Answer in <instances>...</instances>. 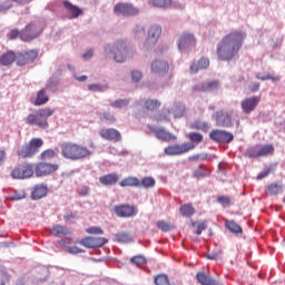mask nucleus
I'll list each match as a JSON object with an SVG mask.
<instances>
[{
  "label": "nucleus",
  "instance_id": "obj_1",
  "mask_svg": "<svg viewBox=\"0 0 285 285\" xmlns=\"http://www.w3.org/2000/svg\"><path fill=\"white\" fill-rule=\"evenodd\" d=\"M246 39V32L244 31H232L226 35L222 41L217 43L216 53L220 61H230L235 59L242 50V43Z\"/></svg>",
  "mask_w": 285,
  "mask_h": 285
},
{
  "label": "nucleus",
  "instance_id": "obj_2",
  "mask_svg": "<svg viewBox=\"0 0 285 285\" xmlns=\"http://www.w3.org/2000/svg\"><path fill=\"white\" fill-rule=\"evenodd\" d=\"M61 155L65 159H70L71 161H79V159H86L90 157L92 151L82 145L75 142H65L60 146Z\"/></svg>",
  "mask_w": 285,
  "mask_h": 285
},
{
  "label": "nucleus",
  "instance_id": "obj_3",
  "mask_svg": "<svg viewBox=\"0 0 285 285\" xmlns=\"http://www.w3.org/2000/svg\"><path fill=\"white\" fill-rule=\"evenodd\" d=\"M55 115V109L52 108H42L35 111V114H29L24 118V122L28 126H37L38 128H42L46 130L48 128V118Z\"/></svg>",
  "mask_w": 285,
  "mask_h": 285
},
{
  "label": "nucleus",
  "instance_id": "obj_4",
  "mask_svg": "<svg viewBox=\"0 0 285 285\" xmlns=\"http://www.w3.org/2000/svg\"><path fill=\"white\" fill-rule=\"evenodd\" d=\"M41 146H43V140H41V138H32L29 144H26L18 149V157L21 159L35 157V155L39 153Z\"/></svg>",
  "mask_w": 285,
  "mask_h": 285
},
{
  "label": "nucleus",
  "instance_id": "obj_5",
  "mask_svg": "<svg viewBox=\"0 0 285 285\" xmlns=\"http://www.w3.org/2000/svg\"><path fill=\"white\" fill-rule=\"evenodd\" d=\"M275 153V147L273 145H263L252 147L246 150V155L249 159H259V157H268Z\"/></svg>",
  "mask_w": 285,
  "mask_h": 285
},
{
  "label": "nucleus",
  "instance_id": "obj_6",
  "mask_svg": "<svg viewBox=\"0 0 285 285\" xmlns=\"http://www.w3.org/2000/svg\"><path fill=\"white\" fill-rule=\"evenodd\" d=\"M114 12L115 14H121L122 17H137V14H139V8L130 2H118L114 7Z\"/></svg>",
  "mask_w": 285,
  "mask_h": 285
},
{
  "label": "nucleus",
  "instance_id": "obj_7",
  "mask_svg": "<svg viewBox=\"0 0 285 285\" xmlns=\"http://www.w3.org/2000/svg\"><path fill=\"white\" fill-rule=\"evenodd\" d=\"M58 170L59 165L52 163L40 161L35 166L36 177H48V175H52V173H57Z\"/></svg>",
  "mask_w": 285,
  "mask_h": 285
},
{
  "label": "nucleus",
  "instance_id": "obj_8",
  "mask_svg": "<svg viewBox=\"0 0 285 285\" xmlns=\"http://www.w3.org/2000/svg\"><path fill=\"white\" fill-rule=\"evenodd\" d=\"M114 60H116L117 63H124L126 61V57H128V45L124 40H118L112 50Z\"/></svg>",
  "mask_w": 285,
  "mask_h": 285
},
{
  "label": "nucleus",
  "instance_id": "obj_9",
  "mask_svg": "<svg viewBox=\"0 0 285 285\" xmlns=\"http://www.w3.org/2000/svg\"><path fill=\"white\" fill-rule=\"evenodd\" d=\"M35 175V167L30 164L18 165L12 171L13 179H29Z\"/></svg>",
  "mask_w": 285,
  "mask_h": 285
},
{
  "label": "nucleus",
  "instance_id": "obj_10",
  "mask_svg": "<svg viewBox=\"0 0 285 285\" xmlns=\"http://www.w3.org/2000/svg\"><path fill=\"white\" fill-rule=\"evenodd\" d=\"M190 150H195L194 144H177L171 145L165 148V153L169 155L170 157L177 156V155H186V153H190Z\"/></svg>",
  "mask_w": 285,
  "mask_h": 285
},
{
  "label": "nucleus",
  "instance_id": "obj_11",
  "mask_svg": "<svg viewBox=\"0 0 285 285\" xmlns=\"http://www.w3.org/2000/svg\"><path fill=\"white\" fill-rule=\"evenodd\" d=\"M37 57L39 52L35 49L22 51L16 55V62L18 66H28V63H33Z\"/></svg>",
  "mask_w": 285,
  "mask_h": 285
},
{
  "label": "nucleus",
  "instance_id": "obj_12",
  "mask_svg": "<svg viewBox=\"0 0 285 285\" xmlns=\"http://www.w3.org/2000/svg\"><path fill=\"white\" fill-rule=\"evenodd\" d=\"M209 137L213 139V141H216V144H230V141L235 139L233 134L219 129L212 130Z\"/></svg>",
  "mask_w": 285,
  "mask_h": 285
},
{
  "label": "nucleus",
  "instance_id": "obj_13",
  "mask_svg": "<svg viewBox=\"0 0 285 285\" xmlns=\"http://www.w3.org/2000/svg\"><path fill=\"white\" fill-rule=\"evenodd\" d=\"M108 243L107 238L104 237H86L82 238L78 244L85 246V248H101Z\"/></svg>",
  "mask_w": 285,
  "mask_h": 285
},
{
  "label": "nucleus",
  "instance_id": "obj_14",
  "mask_svg": "<svg viewBox=\"0 0 285 285\" xmlns=\"http://www.w3.org/2000/svg\"><path fill=\"white\" fill-rule=\"evenodd\" d=\"M259 101H262V97L259 96H254L249 98H245L240 102L242 110L245 115H250L257 106H259Z\"/></svg>",
  "mask_w": 285,
  "mask_h": 285
},
{
  "label": "nucleus",
  "instance_id": "obj_15",
  "mask_svg": "<svg viewBox=\"0 0 285 285\" xmlns=\"http://www.w3.org/2000/svg\"><path fill=\"white\" fill-rule=\"evenodd\" d=\"M39 35H41V31L37 29V24L30 23L27 24L22 31H20V39L22 41H32V39H37Z\"/></svg>",
  "mask_w": 285,
  "mask_h": 285
},
{
  "label": "nucleus",
  "instance_id": "obj_16",
  "mask_svg": "<svg viewBox=\"0 0 285 285\" xmlns=\"http://www.w3.org/2000/svg\"><path fill=\"white\" fill-rule=\"evenodd\" d=\"M214 119L216 126H219L220 128H230V126H233V117L226 111H216L214 114Z\"/></svg>",
  "mask_w": 285,
  "mask_h": 285
},
{
  "label": "nucleus",
  "instance_id": "obj_17",
  "mask_svg": "<svg viewBox=\"0 0 285 285\" xmlns=\"http://www.w3.org/2000/svg\"><path fill=\"white\" fill-rule=\"evenodd\" d=\"M197 40L193 33H183L178 39V50L184 51L187 48H195Z\"/></svg>",
  "mask_w": 285,
  "mask_h": 285
},
{
  "label": "nucleus",
  "instance_id": "obj_18",
  "mask_svg": "<svg viewBox=\"0 0 285 285\" xmlns=\"http://www.w3.org/2000/svg\"><path fill=\"white\" fill-rule=\"evenodd\" d=\"M159 37H161V27L153 24L148 30V37L146 40L147 46H157Z\"/></svg>",
  "mask_w": 285,
  "mask_h": 285
},
{
  "label": "nucleus",
  "instance_id": "obj_19",
  "mask_svg": "<svg viewBox=\"0 0 285 285\" xmlns=\"http://www.w3.org/2000/svg\"><path fill=\"white\" fill-rule=\"evenodd\" d=\"M114 210L117 215V217H134L136 215L137 210L135 209V206L132 205H119L115 206Z\"/></svg>",
  "mask_w": 285,
  "mask_h": 285
},
{
  "label": "nucleus",
  "instance_id": "obj_20",
  "mask_svg": "<svg viewBox=\"0 0 285 285\" xmlns=\"http://www.w3.org/2000/svg\"><path fill=\"white\" fill-rule=\"evenodd\" d=\"M100 137L107 141H121V132L115 128L102 129Z\"/></svg>",
  "mask_w": 285,
  "mask_h": 285
},
{
  "label": "nucleus",
  "instance_id": "obj_21",
  "mask_svg": "<svg viewBox=\"0 0 285 285\" xmlns=\"http://www.w3.org/2000/svg\"><path fill=\"white\" fill-rule=\"evenodd\" d=\"M169 69L170 66L164 60H155L154 62H151L153 75H166Z\"/></svg>",
  "mask_w": 285,
  "mask_h": 285
},
{
  "label": "nucleus",
  "instance_id": "obj_22",
  "mask_svg": "<svg viewBox=\"0 0 285 285\" xmlns=\"http://www.w3.org/2000/svg\"><path fill=\"white\" fill-rule=\"evenodd\" d=\"M196 279L198 284H202V285H223L222 282L213 278L210 275H207L204 272H198L196 274Z\"/></svg>",
  "mask_w": 285,
  "mask_h": 285
},
{
  "label": "nucleus",
  "instance_id": "obj_23",
  "mask_svg": "<svg viewBox=\"0 0 285 285\" xmlns=\"http://www.w3.org/2000/svg\"><path fill=\"white\" fill-rule=\"evenodd\" d=\"M63 8L71 14L72 19H79L80 14H83V10H81L78 6L72 4V2L68 0L62 1Z\"/></svg>",
  "mask_w": 285,
  "mask_h": 285
},
{
  "label": "nucleus",
  "instance_id": "obj_24",
  "mask_svg": "<svg viewBox=\"0 0 285 285\" xmlns=\"http://www.w3.org/2000/svg\"><path fill=\"white\" fill-rule=\"evenodd\" d=\"M99 181L102 186H115L119 181V175L112 173L99 177Z\"/></svg>",
  "mask_w": 285,
  "mask_h": 285
},
{
  "label": "nucleus",
  "instance_id": "obj_25",
  "mask_svg": "<svg viewBox=\"0 0 285 285\" xmlns=\"http://www.w3.org/2000/svg\"><path fill=\"white\" fill-rule=\"evenodd\" d=\"M159 108H161V101L153 98L145 100L142 105V109L147 112H155V110H159Z\"/></svg>",
  "mask_w": 285,
  "mask_h": 285
},
{
  "label": "nucleus",
  "instance_id": "obj_26",
  "mask_svg": "<svg viewBox=\"0 0 285 285\" xmlns=\"http://www.w3.org/2000/svg\"><path fill=\"white\" fill-rule=\"evenodd\" d=\"M119 186H121V188H139V178L129 176L119 181Z\"/></svg>",
  "mask_w": 285,
  "mask_h": 285
},
{
  "label": "nucleus",
  "instance_id": "obj_27",
  "mask_svg": "<svg viewBox=\"0 0 285 285\" xmlns=\"http://www.w3.org/2000/svg\"><path fill=\"white\" fill-rule=\"evenodd\" d=\"M50 101V97L46 94L45 89H40L37 92L36 100L33 101V105L36 106H46Z\"/></svg>",
  "mask_w": 285,
  "mask_h": 285
},
{
  "label": "nucleus",
  "instance_id": "obj_28",
  "mask_svg": "<svg viewBox=\"0 0 285 285\" xmlns=\"http://www.w3.org/2000/svg\"><path fill=\"white\" fill-rule=\"evenodd\" d=\"M46 195H48V187L43 185H37L31 193L32 199H41Z\"/></svg>",
  "mask_w": 285,
  "mask_h": 285
},
{
  "label": "nucleus",
  "instance_id": "obj_29",
  "mask_svg": "<svg viewBox=\"0 0 285 285\" xmlns=\"http://www.w3.org/2000/svg\"><path fill=\"white\" fill-rule=\"evenodd\" d=\"M51 235L55 237H66V235H70V229L66 226L53 225L51 228Z\"/></svg>",
  "mask_w": 285,
  "mask_h": 285
},
{
  "label": "nucleus",
  "instance_id": "obj_30",
  "mask_svg": "<svg viewBox=\"0 0 285 285\" xmlns=\"http://www.w3.org/2000/svg\"><path fill=\"white\" fill-rule=\"evenodd\" d=\"M114 242L118 244H129V242H132V236L127 232H118L114 237Z\"/></svg>",
  "mask_w": 285,
  "mask_h": 285
},
{
  "label": "nucleus",
  "instance_id": "obj_31",
  "mask_svg": "<svg viewBox=\"0 0 285 285\" xmlns=\"http://www.w3.org/2000/svg\"><path fill=\"white\" fill-rule=\"evenodd\" d=\"M217 88H219V82L218 81H207L202 83L200 86H198V90L200 92H210L213 90H217Z\"/></svg>",
  "mask_w": 285,
  "mask_h": 285
},
{
  "label": "nucleus",
  "instance_id": "obj_32",
  "mask_svg": "<svg viewBox=\"0 0 285 285\" xmlns=\"http://www.w3.org/2000/svg\"><path fill=\"white\" fill-rule=\"evenodd\" d=\"M151 130L155 132L157 139H161L163 141H170L173 139V134L166 131L164 128H154Z\"/></svg>",
  "mask_w": 285,
  "mask_h": 285
},
{
  "label": "nucleus",
  "instance_id": "obj_33",
  "mask_svg": "<svg viewBox=\"0 0 285 285\" xmlns=\"http://www.w3.org/2000/svg\"><path fill=\"white\" fill-rule=\"evenodd\" d=\"M179 213L181 217H193V215H195V207L191 203L184 204L180 206Z\"/></svg>",
  "mask_w": 285,
  "mask_h": 285
},
{
  "label": "nucleus",
  "instance_id": "obj_34",
  "mask_svg": "<svg viewBox=\"0 0 285 285\" xmlns=\"http://www.w3.org/2000/svg\"><path fill=\"white\" fill-rule=\"evenodd\" d=\"M225 226L230 233H234V235H242V233H244L242 226L235 223V220H226Z\"/></svg>",
  "mask_w": 285,
  "mask_h": 285
},
{
  "label": "nucleus",
  "instance_id": "obj_35",
  "mask_svg": "<svg viewBox=\"0 0 285 285\" xmlns=\"http://www.w3.org/2000/svg\"><path fill=\"white\" fill-rule=\"evenodd\" d=\"M209 176L210 169L206 168L204 165H200L196 170L193 171V177H195L196 179H202Z\"/></svg>",
  "mask_w": 285,
  "mask_h": 285
},
{
  "label": "nucleus",
  "instance_id": "obj_36",
  "mask_svg": "<svg viewBox=\"0 0 285 285\" xmlns=\"http://www.w3.org/2000/svg\"><path fill=\"white\" fill-rule=\"evenodd\" d=\"M14 61H17V55L12 51H8L1 56V66H10L11 63H14Z\"/></svg>",
  "mask_w": 285,
  "mask_h": 285
},
{
  "label": "nucleus",
  "instance_id": "obj_37",
  "mask_svg": "<svg viewBox=\"0 0 285 285\" xmlns=\"http://www.w3.org/2000/svg\"><path fill=\"white\" fill-rule=\"evenodd\" d=\"M267 189L269 195H282L284 193V185L282 183H272Z\"/></svg>",
  "mask_w": 285,
  "mask_h": 285
},
{
  "label": "nucleus",
  "instance_id": "obj_38",
  "mask_svg": "<svg viewBox=\"0 0 285 285\" xmlns=\"http://www.w3.org/2000/svg\"><path fill=\"white\" fill-rule=\"evenodd\" d=\"M139 186L138 188H155V184H157V181L150 177V176H147V177H144L141 180H139Z\"/></svg>",
  "mask_w": 285,
  "mask_h": 285
},
{
  "label": "nucleus",
  "instance_id": "obj_39",
  "mask_svg": "<svg viewBox=\"0 0 285 285\" xmlns=\"http://www.w3.org/2000/svg\"><path fill=\"white\" fill-rule=\"evenodd\" d=\"M188 139L191 142H185V144H193L194 148H196V146L198 144H202L204 141V135L199 134V132H189L188 134Z\"/></svg>",
  "mask_w": 285,
  "mask_h": 285
},
{
  "label": "nucleus",
  "instance_id": "obj_40",
  "mask_svg": "<svg viewBox=\"0 0 285 285\" xmlns=\"http://www.w3.org/2000/svg\"><path fill=\"white\" fill-rule=\"evenodd\" d=\"M191 130H202L203 132H208V122H204L202 120H196L190 124L189 126Z\"/></svg>",
  "mask_w": 285,
  "mask_h": 285
},
{
  "label": "nucleus",
  "instance_id": "obj_41",
  "mask_svg": "<svg viewBox=\"0 0 285 285\" xmlns=\"http://www.w3.org/2000/svg\"><path fill=\"white\" fill-rule=\"evenodd\" d=\"M154 282L156 285H173L170 284V279L168 278V275L166 274H159L155 276Z\"/></svg>",
  "mask_w": 285,
  "mask_h": 285
},
{
  "label": "nucleus",
  "instance_id": "obj_42",
  "mask_svg": "<svg viewBox=\"0 0 285 285\" xmlns=\"http://www.w3.org/2000/svg\"><path fill=\"white\" fill-rule=\"evenodd\" d=\"M171 111L174 112V117H184V112H186V107L181 104H175L171 108Z\"/></svg>",
  "mask_w": 285,
  "mask_h": 285
},
{
  "label": "nucleus",
  "instance_id": "obj_43",
  "mask_svg": "<svg viewBox=\"0 0 285 285\" xmlns=\"http://www.w3.org/2000/svg\"><path fill=\"white\" fill-rule=\"evenodd\" d=\"M55 157H57V153L55 151V149H47L40 154V159L42 161H46L48 159H55Z\"/></svg>",
  "mask_w": 285,
  "mask_h": 285
},
{
  "label": "nucleus",
  "instance_id": "obj_44",
  "mask_svg": "<svg viewBox=\"0 0 285 285\" xmlns=\"http://www.w3.org/2000/svg\"><path fill=\"white\" fill-rule=\"evenodd\" d=\"M157 228H159V230H163V233H170V230H173V228H175V226L170 225L169 223H167L165 220H158Z\"/></svg>",
  "mask_w": 285,
  "mask_h": 285
},
{
  "label": "nucleus",
  "instance_id": "obj_45",
  "mask_svg": "<svg viewBox=\"0 0 285 285\" xmlns=\"http://www.w3.org/2000/svg\"><path fill=\"white\" fill-rule=\"evenodd\" d=\"M155 8H168L173 3V0H150Z\"/></svg>",
  "mask_w": 285,
  "mask_h": 285
},
{
  "label": "nucleus",
  "instance_id": "obj_46",
  "mask_svg": "<svg viewBox=\"0 0 285 285\" xmlns=\"http://www.w3.org/2000/svg\"><path fill=\"white\" fill-rule=\"evenodd\" d=\"M132 32H134L135 39H141V37H145L146 35V29H144V27L141 26H136Z\"/></svg>",
  "mask_w": 285,
  "mask_h": 285
},
{
  "label": "nucleus",
  "instance_id": "obj_47",
  "mask_svg": "<svg viewBox=\"0 0 285 285\" xmlns=\"http://www.w3.org/2000/svg\"><path fill=\"white\" fill-rule=\"evenodd\" d=\"M101 120L108 121V124H115V121H117V118L115 117V115L106 111L101 115Z\"/></svg>",
  "mask_w": 285,
  "mask_h": 285
},
{
  "label": "nucleus",
  "instance_id": "obj_48",
  "mask_svg": "<svg viewBox=\"0 0 285 285\" xmlns=\"http://www.w3.org/2000/svg\"><path fill=\"white\" fill-rule=\"evenodd\" d=\"M129 104L128 99H120V100H115L114 102L110 104L111 108H124Z\"/></svg>",
  "mask_w": 285,
  "mask_h": 285
},
{
  "label": "nucleus",
  "instance_id": "obj_49",
  "mask_svg": "<svg viewBox=\"0 0 285 285\" xmlns=\"http://www.w3.org/2000/svg\"><path fill=\"white\" fill-rule=\"evenodd\" d=\"M130 262L136 264V266H141V264H146V257L139 255L131 257Z\"/></svg>",
  "mask_w": 285,
  "mask_h": 285
},
{
  "label": "nucleus",
  "instance_id": "obj_50",
  "mask_svg": "<svg viewBox=\"0 0 285 285\" xmlns=\"http://www.w3.org/2000/svg\"><path fill=\"white\" fill-rule=\"evenodd\" d=\"M88 235H104V229L101 227H89L86 229Z\"/></svg>",
  "mask_w": 285,
  "mask_h": 285
},
{
  "label": "nucleus",
  "instance_id": "obj_51",
  "mask_svg": "<svg viewBox=\"0 0 285 285\" xmlns=\"http://www.w3.org/2000/svg\"><path fill=\"white\" fill-rule=\"evenodd\" d=\"M210 66V60L208 58H200L198 60V67L200 70H206Z\"/></svg>",
  "mask_w": 285,
  "mask_h": 285
},
{
  "label": "nucleus",
  "instance_id": "obj_52",
  "mask_svg": "<svg viewBox=\"0 0 285 285\" xmlns=\"http://www.w3.org/2000/svg\"><path fill=\"white\" fill-rule=\"evenodd\" d=\"M256 78L259 79L261 81H268V80L279 81V77H273L271 76V73H266L265 76L257 75Z\"/></svg>",
  "mask_w": 285,
  "mask_h": 285
},
{
  "label": "nucleus",
  "instance_id": "obj_53",
  "mask_svg": "<svg viewBox=\"0 0 285 285\" xmlns=\"http://www.w3.org/2000/svg\"><path fill=\"white\" fill-rule=\"evenodd\" d=\"M88 90L91 92H104V87L99 83H94L88 86Z\"/></svg>",
  "mask_w": 285,
  "mask_h": 285
},
{
  "label": "nucleus",
  "instance_id": "obj_54",
  "mask_svg": "<svg viewBox=\"0 0 285 285\" xmlns=\"http://www.w3.org/2000/svg\"><path fill=\"white\" fill-rule=\"evenodd\" d=\"M218 204L222 206H230V198L228 196H219L217 198Z\"/></svg>",
  "mask_w": 285,
  "mask_h": 285
},
{
  "label": "nucleus",
  "instance_id": "obj_55",
  "mask_svg": "<svg viewBox=\"0 0 285 285\" xmlns=\"http://www.w3.org/2000/svg\"><path fill=\"white\" fill-rule=\"evenodd\" d=\"M142 77H144V75L141 73V71H137V70L131 71L132 81H135V82L141 81Z\"/></svg>",
  "mask_w": 285,
  "mask_h": 285
},
{
  "label": "nucleus",
  "instance_id": "obj_56",
  "mask_svg": "<svg viewBox=\"0 0 285 285\" xmlns=\"http://www.w3.org/2000/svg\"><path fill=\"white\" fill-rule=\"evenodd\" d=\"M272 171H273V169L267 168V169H265L264 171H261V173L257 175L256 179H258V180L266 179V177H268V175H271Z\"/></svg>",
  "mask_w": 285,
  "mask_h": 285
},
{
  "label": "nucleus",
  "instance_id": "obj_57",
  "mask_svg": "<svg viewBox=\"0 0 285 285\" xmlns=\"http://www.w3.org/2000/svg\"><path fill=\"white\" fill-rule=\"evenodd\" d=\"M78 195L80 197H86L88 195H90V187L88 186H82L79 190H78Z\"/></svg>",
  "mask_w": 285,
  "mask_h": 285
},
{
  "label": "nucleus",
  "instance_id": "obj_58",
  "mask_svg": "<svg viewBox=\"0 0 285 285\" xmlns=\"http://www.w3.org/2000/svg\"><path fill=\"white\" fill-rule=\"evenodd\" d=\"M206 228H208V225L206 224V222L199 223L197 225L196 235H202V233H204V230H206Z\"/></svg>",
  "mask_w": 285,
  "mask_h": 285
},
{
  "label": "nucleus",
  "instance_id": "obj_59",
  "mask_svg": "<svg viewBox=\"0 0 285 285\" xmlns=\"http://www.w3.org/2000/svg\"><path fill=\"white\" fill-rule=\"evenodd\" d=\"M68 252L71 254V255H79V253H85L83 249L77 247V246H71L68 248Z\"/></svg>",
  "mask_w": 285,
  "mask_h": 285
},
{
  "label": "nucleus",
  "instance_id": "obj_60",
  "mask_svg": "<svg viewBox=\"0 0 285 285\" xmlns=\"http://www.w3.org/2000/svg\"><path fill=\"white\" fill-rule=\"evenodd\" d=\"M259 82H252L249 86H248V92H257L259 91Z\"/></svg>",
  "mask_w": 285,
  "mask_h": 285
},
{
  "label": "nucleus",
  "instance_id": "obj_61",
  "mask_svg": "<svg viewBox=\"0 0 285 285\" xmlns=\"http://www.w3.org/2000/svg\"><path fill=\"white\" fill-rule=\"evenodd\" d=\"M17 37H21V32L18 29H12L8 35V38L11 40L17 39Z\"/></svg>",
  "mask_w": 285,
  "mask_h": 285
},
{
  "label": "nucleus",
  "instance_id": "obj_62",
  "mask_svg": "<svg viewBox=\"0 0 285 285\" xmlns=\"http://www.w3.org/2000/svg\"><path fill=\"white\" fill-rule=\"evenodd\" d=\"M11 8L12 3L10 2L0 3V12H8Z\"/></svg>",
  "mask_w": 285,
  "mask_h": 285
},
{
  "label": "nucleus",
  "instance_id": "obj_63",
  "mask_svg": "<svg viewBox=\"0 0 285 285\" xmlns=\"http://www.w3.org/2000/svg\"><path fill=\"white\" fill-rule=\"evenodd\" d=\"M219 255H220L219 252H215V253L208 254L207 258L208 259H219Z\"/></svg>",
  "mask_w": 285,
  "mask_h": 285
},
{
  "label": "nucleus",
  "instance_id": "obj_64",
  "mask_svg": "<svg viewBox=\"0 0 285 285\" xmlns=\"http://www.w3.org/2000/svg\"><path fill=\"white\" fill-rule=\"evenodd\" d=\"M199 66H197V63H193L191 66H190V72H193L194 75L195 73H197V72H199Z\"/></svg>",
  "mask_w": 285,
  "mask_h": 285
}]
</instances>
